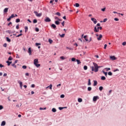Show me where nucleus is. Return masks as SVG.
<instances>
[{"instance_id":"ea45409f","label":"nucleus","mask_w":126,"mask_h":126,"mask_svg":"<svg viewBox=\"0 0 126 126\" xmlns=\"http://www.w3.org/2000/svg\"><path fill=\"white\" fill-rule=\"evenodd\" d=\"M71 61L72 62H76V59L75 58H72L71 59Z\"/></svg>"},{"instance_id":"0e129e2a","label":"nucleus","mask_w":126,"mask_h":126,"mask_svg":"<svg viewBox=\"0 0 126 126\" xmlns=\"http://www.w3.org/2000/svg\"><path fill=\"white\" fill-rule=\"evenodd\" d=\"M31 87H32V88H34L35 87V84H32V85H31Z\"/></svg>"},{"instance_id":"4c0bfd02","label":"nucleus","mask_w":126,"mask_h":126,"mask_svg":"<svg viewBox=\"0 0 126 126\" xmlns=\"http://www.w3.org/2000/svg\"><path fill=\"white\" fill-rule=\"evenodd\" d=\"M13 58H12V57H11V56H10L8 59V61H12Z\"/></svg>"},{"instance_id":"37998d69","label":"nucleus","mask_w":126,"mask_h":126,"mask_svg":"<svg viewBox=\"0 0 126 126\" xmlns=\"http://www.w3.org/2000/svg\"><path fill=\"white\" fill-rule=\"evenodd\" d=\"M12 66H13L14 67H15V68H16V65H15V63H12L11 64Z\"/></svg>"},{"instance_id":"e2e57ef3","label":"nucleus","mask_w":126,"mask_h":126,"mask_svg":"<svg viewBox=\"0 0 126 126\" xmlns=\"http://www.w3.org/2000/svg\"><path fill=\"white\" fill-rule=\"evenodd\" d=\"M3 109V106L2 105H0V110H2Z\"/></svg>"},{"instance_id":"69168bd1","label":"nucleus","mask_w":126,"mask_h":126,"mask_svg":"<svg viewBox=\"0 0 126 126\" xmlns=\"http://www.w3.org/2000/svg\"><path fill=\"white\" fill-rule=\"evenodd\" d=\"M60 97L61 98H63L64 97V94H61Z\"/></svg>"},{"instance_id":"6e6552de","label":"nucleus","mask_w":126,"mask_h":126,"mask_svg":"<svg viewBox=\"0 0 126 126\" xmlns=\"http://www.w3.org/2000/svg\"><path fill=\"white\" fill-rule=\"evenodd\" d=\"M39 63V60L38 59H35L33 61V63L34 64H36V63Z\"/></svg>"},{"instance_id":"cd10ccee","label":"nucleus","mask_w":126,"mask_h":126,"mask_svg":"<svg viewBox=\"0 0 126 126\" xmlns=\"http://www.w3.org/2000/svg\"><path fill=\"white\" fill-rule=\"evenodd\" d=\"M34 65H35L36 67H39V66H41V64L38 63H37L36 64H35Z\"/></svg>"},{"instance_id":"c9c22d12","label":"nucleus","mask_w":126,"mask_h":126,"mask_svg":"<svg viewBox=\"0 0 126 126\" xmlns=\"http://www.w3.org/2000/svg\"><path fill=\"white\" fill-rule=\"evenodd\" d=\"M48 42H49L50 44H52L53 43V40H52L51 39H49Z\"/></svg>"},{"instance_id":"f03ea898","label":"nucleus","mask_w":126,"mask_h":126,"mask_svg":"<svg viewBox=\"0 0 126 126\" xmlns=\"http://www.w3.org/2000/svg\"><path fill=\"white\" fill-rule=\"evenodd\" d=\"M99 29H100V30H102V27H98L97 28V27H94V31L96 33L97 32H99Z\"/></svg>"},{"instance_id":"6ab92c4d","label":"nucleus","mask_w":126,"mask_h":126,"mask_svg":"<svg viewBox=\"0 0 126 126\" xmlns=\"http://www.w3.org/2000/svg\"><path fill=\"white\" fill-rule=\"evenodd\" d=\"M88 85L89 86H90V85H91V80H90V79H89V80H88Z\"/></svg>"},{"instance_id":"2f4dec72","label":"nucleus","mask_w":126,"mask_h":126,"mask_svg":"<svg viewBox=\"0 0 126 126\" xmlns=\"http://www.w3.org/2000/svg\"><path fill=\"white\" fill-rule=\"evenodd\" d=\"M88 68V67L87 66V65H84V69L85 70H87V69Z\"/></svg>"},{"instance_id":"423d86ee","label":"nucleus","mask_w":126,"mask_h":126,"mask_svg":"<svg viewBox=\"0 0 126 126\" xmlns=\"http://www.w3.org/2000/svg\"><path fill=\"white\" fill-rule=\"evenodd\" d=\"M51 28H52L53 29H54V30H56V28H57V26H56V25L52 24L51 25Z\"/></svg>"},{"instance_id":"4468645a","label":"nucleus","mask_w":126,"mask_h":126,"mask_svg":"<svg viewBox=\"0 0 126 126\" xmlns=\"http://www.w3.org/2000/svg\"><path fill=\"white\" fill-rule=\"evenodd\" d=\"M8 11V8H5L3 10L4 13H6Z\"/></svg>"},{"instance_id":"1a4fd4ad","label":"nucleus","mask_w":126,"mask_h":126,"mask_svg":"<svg viewBox=\"0 0 126 126\" xmlns=\"http://www.w3.org/2000/svg\"><path fill=\"white\" fill-rule=\"evenodd\" d=\"M28 53H29L30 56H31V55H32V51L31 50V47L29 48Z\"/></svg>"},{"instance_id":"bb28decb","label":"nucleus","mask_w":126,"mask_h":126,"mask_svg":"<svg viewBox=\"0 0 126 126\" xmlns=\"http://www.w3.org/2000/svg\"><path fill=\"white\" fill-rule=\"evenodd\" d=\"M52 111L53 112V113H56V112H57V109L55 108H52Z\"/></svg>"},{"instance_id":"a878e982","label":"nucleus","mask_w":126,"mask_h":126,"mask_svg":"<svg viewBox=\"0 0 126 126\" xmlns=\"http://www.w3.org/2000/svg\"><path fill=\"white\" fill-rule=\"evenodd\" d=\"M101 80H106V77L102 76L101 77Z\"/></svg>"},{"instance_id":"6e6d98bb","label":"nucleus","mask_w":126,"mask_h":126,"mask_svg":"<svg viewBox=\"0 0 126 126\" xmlns=\"http://www.w3.org/2000/svg\"><path fill=\"white\" fill-rule=\"evenodd\" d=\"M10 17L11 18H14V14H12V15L10 16Z\"/></svg>"},{"instance_id":"9b49d317","label":"nucleus","mask_w":126,"mask_h":126,"mask_svg":"<svg viewBox=\"0 0 126 126\" xmlns=\"http://www.w3.org/2000/svg\"><path fill=\"white\" fill-rule=\"evenodd\" d=\"M6 63H7V66H9V65H10V64H11V63H12V62H10L9 61H7L6 62Z\"/></svg>"},{"instance_id":"09e8293b","label":"nucleus","mask_w":126,"mask_h":126,"mask_svg":"<svg viewBox=\"0 0 126 126\" xmlns=\"http://www.w3.org/2000/svg\"><path fill=\"white\" fill-rule=\"evenodd\" d=\"M6 33H9V34H11V31L10 30H8L6 31Z\"/></svg>"},{"instance_id":"e433bc0d","label":"nucleus","mask_w":126,"mask_h":126,"mask_svg":"<svg viewBox=\"0 0 126 126\" xmlns=\"http://www.w3.org/2000/svg\"><path fill=\"white\" fill-rule=\"evenodd\" d=\"M91 90H92V88H91V87H89L88 88V91H91Z\"/></svg>"},{"instance_id":"412c9836","label":"nucleus","mask_w":126,"mask_h":126,"mask_svg":"<svg viewBox=\"0 0 126 126\" xmlns=\"http://www.w3.org/2000/svg\"><path fill=\"white\" fill-rule=\"evenodd\" d=\"M18 83H19L20 84V86H23V84L22 83V82H21L20 81H18Z\"/></svg>"},{"instance_id":"20e7f679","label":"nucleus","mask_w":126,"mask_h":126,"mask_svg":"<svg viewBox=\"0 0 126 126\" xmlns=\"http://www.w3.org/2000/svg\"><path fill=\"white\" fill-rule=\"evenodd\" d=\"M99 99V97L98 96H94L93 97V101L94 102H96V101H97V100Z\"/></svg>"},{"instance_id":"2eb2a0df","label":"nucleus","mask_w":126,"mask_h":126,"mask_svg":"<svg viewBox=\"0 0 126 126\" xmlns=\"http://www.w3.org/2000/svg\"><path fill=\"white\" fill-rule=\"evenodd\" d=\"M6 40L7 42H11V39H10V38H9L8 37H6Z\"/></svg>"},{"instance_id":"ddd939ff","label":"nucleus","mask_w":126,"mask_h":126,"mask_svg":"<svg viewBox=\"0 0 126 126\" xmlns=\"http://www.w3.org/2000/svg\"><path fill=\"white\" fill-rule=\"evenodd\" d=\"M97 84H98V82H97L96 80L94 81L93 86H96Z\"/></svg>"},{"instance_id":"de8ad7c7","label":"nucleus","mask_w":126,"mask_h":126,"mask_svg":"<svg viewBox=\"0 0 126 126\" xmlns=\"http://www.w3.org/2000/svg\"><path fill=\"white\" fill-rule=\"evenodd\" d=\"M20 36H22V33H20V34H18V35H16V37L18 38V37H20Z\"/></svg>"},{"instance_id":"0eeeda50","label":"nucleus","mask_w":126,"mask_h":126,"mask_svg":"<svg viewBox=\"0 0 126 126\" xmlns=\"http://www.w3.org/2000/svg\"><path fill=\"white\" fill-rule=\"evenodd\" d=\"M91 20L92 21H93L94 24H96V23H97V20H96V19L94 18H92Z\"/></svg>"},{"instance_id":"338daca9","label":"nucleus","mask_w":126,"mask_h":126,"mask_svg":"<svg viewBox=\"0 0 126 126\" xmlns=\"http://www.w3.org/2000/svg\"><path fill=\"white\" fill-rule=\"evenodd\" d=\"M104 49L105 50H106V49H107V44H105V45H104Z\"/></svg>"},{"instance_id":"5fc2aeb1","label":"nucleus","mask_w":126,"mask_h":126,"mask_svg":"<svg viewBox=\"0 0 126 126\" xmlns=\"http://www.w3.org/2000/svg\"><path fill=\"white\" fill-rule=\"evenodd\" d=\"M122 45L123 46H126V41H124L122 43Z\"/></svg>"},{"instance_id":"052dcab7","label":"nucleus","mask_w":126,"mask_h":126,"mask_svg":"<svg viewBox=\"0 0 126 126\" xmlns=\"http://www.w3.org/2000/svg\"><path fill=\"white\" fill-rule=\"evenodd\" d=\"M107 20H108V19L107 18H105L103 20V22H106Z\"/></svg>"},{"instance_id":"603ef678","label":"nucleus","mask_w":126,"mask_h":126,"mask_svg":"<svg viewBox=\"0 0 126 126\" xmlns=\"http://www.w3.org/2000/svg\"><path fill=\"white\" fill-rule=\"evenodd\" d=\"M50 3H51L52 4H54V0H51L50 1Z\"/></svg>"},{"instance_id":"58836bf2","label":"nucleus","mask_w":126,"mask_h":126,"mask_svg":"<svg viewBox=\"0 0 126 126\" xmlns=\"http://www.w3.org/2000/svg\"><path fill=\"white\" fill-rule=\"evenodd\" d=\"M35 46H36V47H38V46H41V43H36Z\"/></svg>"},{"instance_id":"473e14b6","label":"nucleus","mask_w":126,"mask_h":126,"mask_svg":"<svg viewBox=\"0 0 126 126\" xmlns=\"http://www.w3.org/2000/svg\"><path fill=\"white\" fill-rule=\"evenodd\" d=\"M55 15H58V16H61V13L58 12L55 13Z\"/></svg>"},{"instance_id":"7ed1b4c3","label":"nucleus","mask_w":126,"mask_h":126,"mask_svg":"<svg viewBox=\"0 0 126 126\" xmlns=\"http://www.w3.org/2000/svg\"><path fill=\"white\" fill-rule=\"evenodd\" d=\"M33 13L35 14L36 16H37V17H41L42 16V14L41 13H38V12L34 11Z\"/></svg>"},{"instance_id":"c03bdc74","label":"nucleus","mask_w":126,"mask_h":126,"mask_svg":"<svg viewBox=\"0 0 126 126\" xmlns=\"http://www.w3.org/2000/svg\"><path fill=\"white\" fill-rule=\"evenodd\" d=\"M46 109H47V108H46V107H44V108L40 107L39 108V110H46Z\"/></svg>"},{"instance_id":"f704fd0d","label":"nucleus","mask_w":126,"mask_h":126,"mask_svg":"<svg viewBox=\"0 0 126 126\" xmlns=\"http://www.w3.org/2000/svg\"><path fill=\"white\" fill-rule=\"evenodd\" d=\"M108 75L112 76V75H113V73H112V72H111V71H109V72H108Z\"/></svg>"},{"instance_id":"bf43d9fd","label":"nucleus","mask_w":126,"mask_h":126,"mask_svg":"<svg viewBox=\"0 0 126 126\" xmlns=\"http://www.w3.org/2000/svg\"><path fill=\"white\" fill-rule=\"evenodd\" d=\"M105 10H106V8L105 7L101 9V11H105Z\"/></svg>"},{"instance_id":"864d4df0","label":"nucleus","mask_w":126,"mask_h":126,"mask_svg":"<svg viewBox=\"0 0 126 126\" xmlns=\"http://www.w3.org/2000/svg\"><path fill=\"white\" fill-rule=\"evenodd\" d=\"M59 109L60 111H62V110H63V107H59Z\"/></svg>"},{"instance_id":"9d476101","label":"nucleus","mask_w":126,"mask_h":126,"mask_svg":"<svg viewBox=\"0 0 126 126\" xmlns=\"http://www.w3.org/2000/svg\"><path fill=\"white\" fill-rule=\"evenodd\" d=\"M102 38H103V35L102 34H100L99 37L97 38L98 41H101L102 40Z\"/></svg>"},{"instance_id":"3c124183","label":"nucleus","mask_w":126,"mask_h":126,"mask_svg":"<svg viewBox=\"0 0 126 126\" xmlns=\"http://www.w3.org/2000/svg\"><path fill=\"white\" fill-rule=\"evenodd\" d=\"M60 59H61V60H65V58H64V57H63V56H61V57H60Z\"/></svg>"},{"instance_id":"7c9ffc66","label":"nucleus","mask_w":126,"mask_h":126,"mask_svg":"<svg viewBox=\"0 0 126 126\" xmlns=\"http://www.w3.org/2000/svg\"><path fill=\"white\" fill-rule=\"evenodd\" d=\"M16 23H19V22H20V19L19 18L16 19Z\"/></svg>"},{"instance_id":"49530a36","label":"nucleus","mask_w":126,"mask_h":126,"mask_svg":"<svg viewBox=\"0 0 126 126\" xmlns=\"http://www.w3.org/2000/svg\"><path fill=\"white\" fill-rule=\"evenodd\" d=\"M22 68H23L24 69H26V68H27V65H23L22 66Z\"/></svg>"},{"instance_id":"774afa93","label":"nucleus","mask_w":126,"mask_h":126,"mask_svg":"<svg viewBox=\"0 0 126 126\" xmlns=\"http://www.w3.org/2000/svg\"><path fill=\"white\" fill-rule=\"evenodd\" d=\"M62 25L63 26H64V21H63L62 23Z\"/></svg>"},{"instance_id":"72a5a7b5","label":"nucleus","mask_w":126,"mask_h":126,"mask_svg":"<svg viewBox=\"0 0 126 126\" xmlns=\"http://www.w3.org/2000/svg\"><path fill=\"white\" fill-rule=\"evenodd\" d=\"M37 22H38V21L37 20V19H35L33 20V23L35 24V23H37Z\"/></svg>"},{"instance_id":"c85d7f7f","label":"nucleus","mask_w":126,"mask_h":126,"mask_svg":"<svg viewBox=\"0 0 126 126\" xmlns=\"http://www.w3.org/2000/svg\"><path fill=\"white\" fill-rule=\"evenodd\" d=\"M78 101L79 102V103H81V102H82V98H79L78 99Z\"/></svg>"},{"instance_id":"a18cd8bd","label":"nucleus","mask_w":126,"mask_h":126,"mask_svg":"<svg viewBox=\"0 0 126 126\" xmlns=\"http://www.w3.org/2000/svg\"><path fill=\"white\" fill-rule=\"evenodd\" d=\"M67 50H69L70 51H72V50H73V49L71 48H69L67 47H66Z\"/></svg>"},{"instance_id":"f3484780","label":"nucleus","mask_w":126,"mask_h":126,"mask_svg":"<svg viewBox=\"0 0 126 126\" xmlns=\"http://www.w3.org/2000/svg\"><path fill=\"white\" fill-rule=\"evenodd\" d=\"M102 72L103 73H104V74H105V76H106V77L108 76V72H105L104 70H102Z\"/></svg>"},{"instance_id":"4be33fe9","label":"nucleus","mask_w":126,"mask_h":126,"mask_svg":"<svg viewBox=\"0 0 126 126\" xmlns=\"http://www.w3.org/2000/svg\"><path fill=\"white\" fill-rule=\"evenodd\" d=\"M5 121H2L1 124V126H5Z\"/></svg>"},{"instance_id":"b1692460","label":"nucleus","mask_w":126,"mask_h":126,"mask_svg":"<svg viewBox=\"0 0 126 126\" xmlns=\"http://www.w3.org/2000/svg\"><path fill=\"white\" fill-rule=\"evenodd\" d=\"M52 87H53V85L50 84L49 86L46 87V88H49V89H52Z\"/></svg>"},{"instance_id":"393cba45","label":"nucleus","mask_w":126,"mask_h":126,"mask_svg":"<svg viewBox=\"0 0 126 126\" xmlns=\"http://www.w3.org/2000/svg\"><path fill=\"white\" fill-rule=\"evenodd\" d=\"M74 6H76V7H79V3H76L75 4H74Z\"/></svg>"},{"instance_id":"39448f33","label":"nucleus","mask_w":126,"mask_h":126,"mask_svg":"<svg viewBox=\"0 0 126 126\" xmlns=\"http://www.w3.org/2000/svg\"><path fill=\"white\" fill-rule=\"evenodd\" d=\"M45 22H51V19L50 18L46 17L45 19L44 20Z\"/></svg>"},{"instance_id":"13d9d810","label":"nucleus","mask_w":126,"mask_h":126,"mask_svg":"<svg viewBox=\"0 0 126 126\" xmlns=\"http://www.w3.org/2000/svg\"><path fill=\"white\" fill-rule=\"evenodd\" d=\"M115 21H119V18H114Z\"/></svg>"},{"instance_id":"5701e85b","label":"nucleus","mask_w":126,"mask_h":126,"mask_svg":"<svg viewBox=\"0 0 126 126\" xmlns=\"http://www.w3.org/2000/svg\"><path fill=\"white\" fill-rule=\"evenodd\" d=\"M28 31V27L26 26L25 27V32L26 33Z\"/></svg>"},{"instance_id":"a211bd4d","label":"nucleus","mask_w":126,"mask_h":126,"mask_svg":"<svg viewBox=\"0 0 126 126\" xmlns=\"http://www.w3.org/2000/svg\"><path fill=\"white\" fill-rule=\"evenodd\" d=\"M55 23L56 25H60V22L59 21H55Z\"/></svg>"},{"instance_id":"c756f323","label":"nucleus","mask_w":126,"mask_h":126,"mask_svg":"<svg viewBox=\"0 0 126 126\" xmlns=\"http://www.w3.org/2000/svg\"><path fill=\"white\" fill-rule=\"evenodd\" d=\"M59 35H60V37H61V38H63V37H64L65 34L64 33H63L62 34H59Z\"/></svg>"},{"instance_id":"f8f14e48","label":"nucleus","mask_w":126,"mask_h":126,"mask_svg":"<svg viewBox=\"0 0 126 126\" xmlns=\"http://www.w3.org/2000/svg\"><path fill=\"white\" fill-rule=\"evenodd\" d=\"M110 58L112 61H115V60H116V57H115V56H110Z\"/></svg>"},{"instance_id":"79ce46f5","label":"nucleus","mask_w":126,"mask_h":126,"mask_svg":"<svg viewBox=\"0 0 126 126\" xmlns=\"http://www.w3.org/2000/svg\"><path fill=\"white\" fill-rule=\"evenodd\" d=\"M35 31L36 32H39V28H36L35 29Z\"/></svg>"},{"instance_id":"dca6fc26","label":"nucleus","mask_w":126,"mask_h":126,"mask_svg":"<svg viewBox=\"0 0 126 126\" xmlns=\"http://www.w3.org/2000/svg\"><path fill=\"white\" fill-rule=\"evenodd\" d=\"M86 42H88V39L87 38V35H84L83 37Z\"/></svg>"},{"instance_id":"4d7b16f0","label":"nucleus","mask_w":126,"mask_h":126,"mask_svg":"<svg viewBox=\"0 0 126 126\" xmlns=\"http://www.w3.org/2000/svg\"><path fill=\"white\" fill-rule=\"evenodd\" d=\"M10 20H11V18L10 17H9L7 19V21H10Z\"/></svg>"},{"instance_id":"8fccbe9b","label":"nucleus","mask_w":126,"mask_h":126,"mask_svg":"<svg viewBox=\"0 0 126 126\" xmlns=\"http://www.w3.org/2000/svg\"><path fill=\"white\" fill-rule=\"evenodd\" d=\"M3 47H4V48H6V47H7V44L4 43V44L3 45Z\"/></svg>"},{"instance_id":"a19ab883","label":"nucleus","mask_w":126,"mask_h":126,"mask_svg":"<svg viewBox=\"0 0 126 126\" xmlns=\"http://www.w3.org/2000/svg\"><path fill=\"white\" fill-rule=\"evenodd\" d=\"M99 90L100 91H102L103 90V87H102V86L99 87Z\"/></svg>"},{"instance_id":"f257e3e1","label":"nucleus","mask_w":126,"mask_h":126,"mask_svg":"<svg viewBox=\"0 0 126 126\" xmlns=\"http://www.w3.org/2000/svg\"><path fill=\"white\" fill-rule=\"evenodd\" d=\"M93 64L94 66H92V71H94V72H98V70H99V68L101 67V66H98V64H97L95 63H93Z\"/></svg>"},{"instance_id":"aec40b11","label":"nucleus","mask_w":126,"mask_h":126,"mask_svg":"<svg viewBox=\"0 0 126 126\" xmlns=\"http://www.w3.org/2000/svg\"><path fill=\"white\" fill-rule=\"evenodd\" d=\"M76 62H77V64H80V63H81V62H80V60L77 59L76 60Z\"/></svg>"},{"instance_id":"680f3d73","label":"nucleus","mask_w":126,"mask_h":126,"mask_svg":"<svg viewBox=\"0 0 126 126\" xmlns=\"http://www.w3.org/2000/svg\"><path fill=\"white\" fill-rule=\"evenodd\" d=\"M101 26V24H100V23H97V25H96V26H95V27H99V26Z\"/></svg>"}]
</instances>
